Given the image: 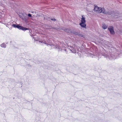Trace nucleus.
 <instances>
[{"instance_id":"7ed1b4c3","label":"nucleus","mask_w":122,"mask_h":122,"mask_svg":"<svg viewBox=\"0 0 122 122\" xmlns=\"http://www.w3.org/2000/svg\"><path fill=\"white\" fill-rule=\"evenodd\" d=\"M94 10L95 12L97 13H103L104 11V8L99 7L97 6H94Z\"/></svg>"},{"instance_id":"9b49d317","label":"nucleus","mask_w":122,"mask_h":122,"mask_svg":"<svg viewBox=\"0 0 122 122\" xmlns=\"http://www.w3.org/2000/svg\"><path fill=\"white\" fill-rule=\"evenodd\" d=\"M82 18H81V22L82 23H85L86 20H85V18L83 16H82Z\"/></svg>"},{"instance_id":"412c9836","label":"nucleus","mask_w":122,"mask_h":122,"mask_svg":"<svg viewBox=\"0 0 122 122\" xmlns=\"http://www.w3.org/2000/svg\"><path fill=\"white\" fill-rule=\"evenodd\" d=\"M64 51H66V49H64Z\"/></svg>"},{"instance_id":"dca6fc26","label":"nucleus","mask_w":122,"mask_h":122,"mask_svg":"<svg viewBox=\"0 0 122 122\" xmlns=\"http://www.w3.org/2000/svg\"><path fill=\"white\" fill-rule=\"evenodd\" d=\"M69 31L71 33L74 34L75 31H74L73 30H69Z\"/></svg>"},{"instance_id":"39448f33","label":"nucleus","mask_w":122,"mask_h":122,"mask_svg":"<svg viewBox=\"0 0 122 122\" xmlns=\"http://www.w3.org/2000/svg\"><path fill=\"white\" fill-rule=\"evenodd\" d=\"M71 49H70V51L73 53H78V48H76V47L75 46H70Z\"/></svg>"},{"instance_id":"f3484780","label":"nucleus","mask_w":122,"mask_h":122,"mask_svg":"<svg viewBox=\"0 0 122 122\" xmlns=\"http://www.w3.org/2000/svg\"><path fill=\"white\" fill-rule=\"evenodd\" d=\"M78 33H79L78 32H77L75 31L74 33V34L75 35H78Z\"/></svg>"},{"instance_id":"20e7f679","label":"nucleus","mask_w":122,"mask_h":122,"mask_svg":"<svg viewBox=\"0 0 122 122\" xmlns=\"http://www.w3.org/2000/svg\"><path fill=\"white\" fill-rule=\"evenodd\" d=\"M12 26L14 28H16L19 30H25L28 29V28L24 27L18 25L13 24L12 25Z\"/></svg>"},{"instance_id":"9d476101","label":"nucleus","mask_w":122,"mask_h":122,"mask_svg":"<svg viewBox=\"0 0 122 122\" xmlns=\"http://www.w3.org/2000/svg\"><path fill=\"white\" fill-rule=\"evenodd\" d=\"M79 25H80V26L82 28H86V24L85 23H80Z\"/></svg>"},{"instance_id":"f8f14e48","label":"nucleus","mask_w":122,"mask_h":122,"mask_svg":"<svg viewBox=\"0 0 122 122\" xmlns=\"http://www.w3.org/2000/svg\"><path fill=\"white\" fill-rule=\"evenodd\" d=\"M102 28L104 29H105L107 28V25L106 24H102Z\"/></svg>"},{"instance_id":"0eeeda50","label":"nucleus","mask_w":122,"mask_h":122,"mask_svg":"<svg viewBox=\"0 0 122 122\" xmlns=\"http://www.w3.org/2000/svg\"><path fill=\"white\" fill-rule=\"evenodd\" d=\"M103 13L106 15H111L112 16L115 13V12L113 11H108L106 12L105 11V10L104 9V11Z\"/></svg>"},{"instance_id":"4be33fe9","label":"nucleus","mask_w":122,"mask_h":122,"mask_svg":"<svg viewBox=\"0 0 122 122\" xmlns=\"http://www.w3.org/2000/svg\"><path fill=\"white\" fill-rule=\"evenodd\" d=\"M8 43V42L7 43H6V44H7V43Z\"/></svg>"},{"instance_id":"2eb2a0df","label":"nucleus","mask_w":122,"mask_h":122,"mask_svg":"<svg viewBox=\"0 0 122 122\" xmlns=\"http://www.w3.org/2000/svg\"><path fill=\"white\" fill-rule=\"evenodd\" d=\"M48 29H56V30L57 29V28H56L52 27L51 26H49V28H48Z\"/></svg>"},{"instance_id":"1a4fd4ad","label":"nucleus","mask_w":122,"mask_h":122,"mask_svg":"<svg viewBox=\"0 0 122 122\" xmlns=\"http://www.w3.org/2000/svg\"><path fill=\"white\" fill-rule=\"evenodd\" d=\"M22 19L25 21H27L28 19V17L25 15H23L22 16Z\"/></svg>"},{"instance_id":"ddd939ff","label":"nucleus","mask_w":122,"mask_h":122,"mask_svg":"<svg viewBox=\"0 0 122 122\" xmlns=\"http://www.w3.org/2000/svg\"><path fill=\"white\" fill-rule=\"evenodd\" d=\"M0 46L2 47L5 48L6 47V46L5 43H3L1 44Z\"/></svg>"},{"instance_id":"aec40b11","label":"nucleus","mask_w":122,"mask_h":122,"mask_svg":"<svg viewBox=\"0 0 122 122\" xmlns=\"http://www.w3.org/2000/svg\"><path fill=\"white\" fill-rule=\"evenodd\" d=\"M22 16H21L20 15V18H22Z\"/></svg>"},{"instance_id":"5701e85b","label":"nucleus","mask_w":122,"mask_h":122,"mask_svg":"<svg viewBox=\"0 0 122 122\" xmlns=\"http://www.w3.org/2000/svg\"><path fill=\"white\" fill-rule=\"evenodd\" d=\"M13 99H14V98H13Z\"/></svg>"},{"instance_id":"423d86ee","label":"nucleus","mask_w":122,"mask_h":122,"mask_svg":"<svg viewBox=\"0 0 122 122\" xmlns=\"http://www.w3.org/2000/svg\"><path fill=\"white\" fill-rule=\"evenodd\" d=\"M103 56L106 57L107 59L112 60L116 59L115 57L113 55H107L106 54L104 53L102 55Z\"/></svg>"},{"instance_id":"4468645a","label":"nucleus","mask_w":122,"mask_h":122,"mask_svg":"<svg viewBox=\"0 0 122 122\" xmlns=\"http://www.w3.org/2000/svg\"><path fill=\"white\" fill-rule=\"evenodd\" d=\"M79 36L81 37H84V36L81 34H80L79 33L78 35Z\"/></svg>"},{"instance_id":"6ab92c4d","label":"nucleus","mask_w":122,"mask_h":122,"mask_svg":"<svg viewBox=\"0 0 122 122\" xmlns=\"http://www.w3.org/2000/svg\"><path fill=\"white\" fill-rule=\"evenodd\" d=\"M51 20H52L55 21L56 20L55 19H54V18H53L51 19Z\"/></svg>"},{"instance_id":"f257e3e1","label":"nucleus","mask_w":122,"mask_h":122,"mask_svg":"<svg viewBox=\"0 0 122 122\" xmlns=\"http://www.w3.org/2000/svg\"><path fill=\"white\" fill-rule=\"evenodd\" d=\"M39 42L41 43H44L46 44L47 46L48 45H50L51 46V47L53 48L57 49L58 51H62V50H63V49H62L61 48V47H60L59 45H56L55 46H54L53 45H50V44H48L47 42L44 41H41V40H40L39 41Z\"/></svg>"},{"instance_id":"a211bd4d","label":"nucleus","mask_w":122,"mask_h":122,"mask_svg":"<svg viewBox=\"0 0 122 122\" xmlns=\"http://www.w3.org/2000/svg\"><path fill=\"white\" fill-rule=\"evenodd\" d=\"M28 17H32L31 15L30 14H28Z\"/></svg>"},{"instance_id":"6e6552de","label":"nucleus","mask_w":122,"mask_h":122,"mask_svg":"<svg viewBox=\"0 0 122 122\" xmlns=\"http://www.w3.org/2000/svg\"><path fill=\"white\" fill-rule=\"evenodd\" d=\"M108 29L111 34H115V32L113 30V27L112 26H110Z\"/></svg>"},{"instance_id":"f03ea898","label":"nucleus","mask_w":122,"mask_h":122,"mask_svg":"<svg viewBox=\"0 0 122 122\" xmlns=\"http://www.w3.org/2000/svg\"><path fill=\"white\" fill-rule=\"evenodd\" d=\"M88 55L89 56L92 58H97V57L99 58L101 57V54L99 53L97 51H95V52H88Z\"/></svg>"}]
</instances>
